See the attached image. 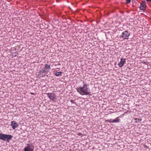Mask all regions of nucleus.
<instances>
[{"instance_id": "1", "label": "nucleus", "mask_w": 151, "mask_h": 151, "mask_svg": "<svg viewBox=\"0 0 151 151\" xmlns=\"http://www.w3.org/2000/svg\"><path fill=\"white\" fill-rule=\"evenodd\" d=\"M83 83L82 86H80L76 89L77 92L81 95L90 96L91 92L89 84L84 81Z\"/></svg>"}, {"instance_id": "2", "label": "nucleus", "mask_w": 151, "mask_h": 151, "mask_svg": "<svg viewBox=\"0 0 151 151\" xmlns=\"http://www.w3.org/2000/svg\"><path fill=\"white\" fill-rule=\"evenodd\" d=\"M0 139L6 141V140L8 141L9 139H12L13 137L11 135L5 134H3L2 133L1 134Z\"/></svg>"}, {"instance_id": "3", "label": "nucleus", "mask_w": 151, "mask_h": 151, "mask_svg": "<svg viewBox=\"0 0 151 151\" xmlns=\"http://www.w3.org/2000/svg\"><path fill=\"white\" fill-rule=\"evenodd\" d=\"M47 96L49 98L50 100L53 101H55L56 99V96L55 93L52 92L46 93Z\"/></svg>"}, {"instance_id": "4", "label": "nucleus", "mask_w": 151, "mask_h": 151, "mask_svg": "<svg viewBox=\"0 0 151 151\" xmlns=\"http://www.w3.org/2000/svg\"><path fill=\"white\" fill-rule=\"evenodd\" d=\"M130 35V33L127 30H126L122 32L120 36L123 39H128Z\"/></svg>"}, {"instance_id": "5", "label": "nucleus", "mask_w": 151, "mask_h": 151, "mask_svg": "<svg viewBox=\"0 0 151 151\" xmlns=\"http://www.w3.org/2000/svg\"><path fill=\"white\" fill-rule=\"evenodd\" d=\"M34 147L29 144H26V146L24 148V151H33Z\"/></svg>"}, {"instance_id": "6", "label": "nucleus", "mask_w": 151, "mask_h": 151, "mask_svg": "<svg viewBox=\"0 0 151 151\" xmlns=\"http://www.w3.org/2000/svg\"><path fill=\"white\" fill-rule=\"evenodd\" d=\"M42 69L43 70V71L45 72V74H47L51 70L50 65H48L47 64H45V66Z\"/></svg>"}, {"instance_id": "7", "label": "nucleus", "mask_w": 151, "mask_h": 151, "mask_svg": "<svg viewBox=\"0 0 151 151\" xmlns=\"http://www.w3.org/2000/svg\"><path fill=\"white\" fill-rule=\"evenodd\" d=\"M11 126L12 127L13 129H15L19 126L18 124L15 121H12L11 122Z\"/></svg>"}, {"instance_id": "8", "label": "nucleus", "mask_w": 151, "mask_h": 151, "mask_svg": "<svg viewBox=\"0 0 151 151\" xmlns=\"http://www.w3.org/2000/svg\"><path fill=\"white\" fill-rule=\"evenodd\" d=\"M126 63V60L124 58H121V59L120 62L118 64V65L120 67H122L123 66L124 63Z\"/></svg>"}, {"instance_id": "9", "label": "nucleus", "mask_w": 151, "mask_h": 151, "mask_svg": "<svg viewBox=\"0 0 151 151\" xmlns=\"http://www.w3.org/2000/svg\"><path fill=\"white\" fill-rule=\"evenodd\" d=\"M146 2L145 1H144L142 4H140V8L141 10L144 11L146 9Z\"/></svg>"}, {"instance_id": "10", "label": "nucleus", "mask_w": 151, "mask_h": 151, "mask_svg": "<svg viewBox=\"0 0 151 151\" xmlns=\"http://www.w3.org/2000/svg\"><path fill=\"white\" fill-rule=\"evenodd\" d=\"M43 70L42 69L40 70L39 72V74L40 77H43L46 74L45 73V72L43 71Z\"/></svg>"}, {"instance_id": "11", "label": "nucleus", "mask_w": 151, "mask_h": 151, "mask_svg": "<svg viewBox=\"0 0 151 151\" xmlns=\"http://www.w3.org/2000/svg\"><path fill=\"white\" fill-rule=\"evenodd\" d=\"M120 120L119 117L116 118L115 119L113 120V123H117L120 122Z\"/></svg>"}, {"instance_id": "12", "label": "nucleus", "mask_w": 151, "mask_h": 151, "mask_svg": "<svg viewBox=\"0 0 151 151\" xmlns=\"http://www.w3.org/2000/svg\"><path fill=\"white\" fill-rule=\"evenodd\" d=\"M62 72H59L55 73V75L57 76H61L62 75Z\"/></svg>"}, {"instance_id": "13", "label": "nucleus", "mask_w": 151, "mask_h": 151, "mask_svg": "<svg viewBox=\"0 0 151 151\" xmlns=\"http://www.w3.org/2000/svg\"><path fill=\"white\" fill-rule=\"evenodd\" d=\"M135 120H137V121H136V122H138V123L140 122L141 121H142V119L141 118H138L137 119V118H136L135 119Z\"/></svg>"}, {"instance_id": "14", "label": "nucleus", "mask_w": 151, "mask_h": 151, "mask_svg": "<svg viewBox=\"0 0 151 151\" xmlns=\"http://www.w3.org/2000/svg\"><path fill=\"white\" fill-rule=\"evenodd\" d=\"M113 120L112 119H107L106 120V122H108L110 123H111V122L113 123Z\"/></svg>"}, {"instance_id": "15", "label": "nucleus", "mask_w": 151, "mask_h": 151, "mask_svg": "<svg viewBox=\"0 0 151 151\" xmlns=\"http://www.w3.org/2000/svg\"><path fill=\"white\" fill-rule=\"evenodd\" d=\"M126 3L127 4H128L130 3L131 0H126Z\"/></svg>"}, {"instance_id": "16", "label": "nucleus", "mask_w": 151, "mask_h": 151, "mask_svg": "<svg viewBox=\"0 0 151 151\" xmlns=\"http://www.w3.org/2000/svg\"><path fill=\"white\" fill-rule=\"evenodd\" d=\"M70 102L72 103H75V102L74 101V100H70Z\"/></svg>"}, {"instance_id": "17", "label": "nucleus", "mask_w": 151, "mask_h": 151, "mask_svg": "<svg viewBox=\"0 0 151 151\" xmlns=\"http://www.w3.org/2000/svg\"><path fill=\"white\" fill-rule=\"evenodd\" d=\"M146 1L148 2L151 1V0H146Z\"/></svg>"}, {"instance_id": "18", "label": "nucleus", "mask_w": 151, "mask_h": 151, "mask_svg": "<svg viewBox=\"0 0 151 151\" xmlns=\"http://www.w3.org/2000/svg\"><path fill=\"white\" fill-rule=\"evenodd\" d=\"M31 94H32V95H34V93H30Z\"/></svg>"}, {"instance_id": "19", "label": "nucleus", "mask_w": 151, "mask_h": 151, "mask_svg": "<svg viewBox=\"0 0 151 151\" xmlns=\"http://www.w3.org/2000/svg\"><path fill=\"white\" fill-rule=\"evenodd\" d=\"M145 63H145V62H143V63L144 64H145Z\"/></svg>"}, {"instance_id": "20", "label": "nucleus", "mask_w": 151, "mask_h": 151, "mask_svg": "<svg viewBox=\"0 0 151 151\" xmlns=\"http://www.w3.org/2000/svg\"><path fill=\"white\" fill-rule=\"evenodd\" d=\"M110 110H112V109H110Z\"/></svg>"}, {"instance_id": "21", "label": "nucleus", "mask_w": 151, "mask_h": 151, "mask_svg": "<svg viewBox=\"0 0 151 151\" xmlns=\"http://www.w3.org/2000/svg\"><path fill=\"white\" fill-rule=\"evenodd\" d=\"M1 119H0V120H1Z\"/></svg>"}]
</instances>
